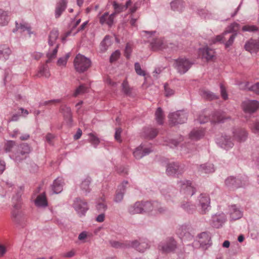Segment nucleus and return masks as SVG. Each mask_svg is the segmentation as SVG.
Wrapping results in <instances>:
<instances>
[{
	"instance_id": "nucleus-37",
	"label": "nucleus",
	"mask_w": 259,
	"mask_h": 259,
	"mask_svg": "<svg viewBox=\"0 0 259 259\" xmlns=\"http://www.w3.org/2000/svg\"><path fill=\"white\" fill-rule=\"evenodd\" d=\"M131 3H132L130 0L126 2L125 6L119 4L116 2H114L113 7L115 9V12L119 13L126 10L130 6H131Z\"/></svg>"
},
{
	"instance_id": "nucleus-62",
	"label": "nucleus",
	"mask_w": 259,
	"mask_h": 259,
	"mask_svg": "<svg viewBox=\"0 0 259 259\" xmlns=\"http://www.w3.org/2000/svg\"><path fill=\"white\" fill-rule=\"evenodd\" d=\"M120 52L118 51H115L110 57V62H113L117 60L120 56Z\"/></svg>"
},
{
	"instance_id": "nucleus-18",
	"label": "nucleus",
	"mask_w": 259,
	"mask_h": 259,
	"mask_svg": "<svg viewBox=\"0 0 259 259\" xmlns=\"http://www.w3.org/2000/svg\"><path fill=\"white\" fill-rule=\"evenodd\" d=\"M115 15V13H112L109 15L107 12L105 13L100 17V23L102 25L106 24L111 26L113 23Z\"/></svg>"
},
{
	"instance_id": "nucleus-39",
	"label": "nucleus",
	"mask_w": 259,
	"mask_h": 259,
	"mask_svg": "<svg viewBox=\"0 0 259 259\" xmlns=\"http://www.w3.org/2000/svg\"><path fill=\"white\" fill-rule=\"evenodd\" d=\"M59 32L57 30H53L51 31L49 36V44L53 46L56 43V40L58 37Z\"/></svg>"
},
{
	"instance_id": "nucleus-57",
	"label": "nucleus",
	"mask_w": 259,
	"mask_h": 259,
	"mask_svg": "<svg viewBox=\"0 0 259 259\" xmlns=\"http://www.w3.org/2000/svg\"><path fill=\"white\" fill-rule=\"evenodd\" d=\"M15 143L12 141H8L5 146V151L8 152L11 151L12 148L15 145Z\"/></svg>"
},
{
	"instance_id": "nucleus-41",
	"label": "nucleus",
	"mask_w": 259,
	"mask_h": 259,
	"mask_svg": "<svg viewBox=\"0 0 259 259\" xmlns=\"http://www.w3.org/2000/svg\"><path fill=\"white\" fill-rule=\"evenodd\" d=\"M200 94L201 96L208 100H213L217 98V96L207 90H202L201 91Z\"/></svg>"
},
{
	"instance_id": "nucleus-13",
	"label": "nucleus",
	"mask_w": 259,
	"mask_h": 259,
	"mask_svg": "<svg viewBox=\"0 0 259 259\" xmlns=\"http://www.w3.org/2000/svg\"><path fill=\"white\" fill-rule=\"evenodd\" d=\"M199 56L207 61L212 60L214 57V51L208 47L200 48L198 51Z\"/></svg>"
},
{
	"instance_id": "nucleus-40",
	"label": "nucleus",
	"mask_w": 259,
	"mask_h": 259,
	"mask_svg": "<svg viewBox=\"0 0 259 259\" xmlns=\"http://www.w3.org/2000/svg\"><path fill=\"white\" fill-rule=\"evenodd\" d=\"M158 134L156 129L147 128L144 131V136L149 139H153L155 138Z\"/></svg>"
},
{
	"instance_id": "nucleus-35",
	"label": "nucleus",
	"mask_w": 259,
	"mask_h": 259,
	"mask_svg": "<svg viewBox=\"0 0 259 259\" xmlns=\"http://www.w3.org/2000/svg\"><path fill=\"white\" fill-rule=\"evenodd\" d=\"M199 170L205 174H209L214 171L213 165L211 163L202 164L199 168Z\"/></svg>"
},
{
	"instance_id": "nucleus-31",
	"label": "nucleus",
	"mask_w": 259,
	"mask_h": 259,
	"mask_svg": "<svg viewBox=\"0 0 259 259\" xmlns=\"http://www.w3.org/2000/svg\"><path fill=\"white\" fill-rule=\"evenodd\" d=\"M151 45L154 50H160L165 48L163 40L156 38L151 42Z\"/></svg>"
},
{
	"instance_id": "nucleus-42",
	"label": "nucleus",
	"mask_w": 259,
	"mask_h": 259,
	"mask_svg": "<svg viewBox=\"0 0 259 259\" xmlns=\"http://www.w3.org/2000/svg\"><path fill=\"white\" fill-rule=\"evenodd\" d=\"M96 207L98 210L101 212H104L106 210L107 205L104 197H102L98 200Z\"/></svg>"
},
{
	"instance_id": "nucleus-63",
	"label": "nucleus",
	"mask_w": 259,
	"mask_h": 259,
	"mask_svg": "<svg viewBox=\"0 0 259 259\" xmlns=\"http://www.w3.org/2000/svg\"><path fill=\"white\" fill-rule=\"evenodd\" d=\"M236 34H233L230 36L229 40L225 44L226 48H228L232 45L234 40V39L236 37Z\"/></svg>"
},
{
	"instance_id": "nucleus-58",
	"label": "nucleus",
	"mask_w": 259,
	"mask_h": 259,
	"mask_svg": "<svg viewBox=\"0 0 259 259\" xmlns=\"http://www.w3.org/2000/svg\"><path fill=\"white\" fill-rule=\"evenodd\" d=\"M200 239L201 238H205V240L204 241L199 240V242L201 244H206L209 242V236L208 234L205 232H203L199 235Z\"/></svg>"
},
{
	"instance_id": "nucleus-10",
	"label": "nucleus",
	"mask_w": 259,
	"mask_h": 259,
	"mask_svg": "<svg viewBox=\"0 0 259 259\" xmlns=\"http://www.w3.org/2000/svg\"><path fill=\"white\" fill-rule=\"evenodd\" d=\"M30 152V148L27 144H21L19 147L18 151L15 153V160L17 161H20L26 158Z\"/></svg>"
},
{
	"instance_id": "nucleus-60",
	"label": "nucleus",
	"mask_w": 259,
	"mask_h": 259,
	"mask_svg": "<svg viewBox=\"0 0 259 259\" xmlns=\"http://www.w3.org/2000/svg\"><path fill=\"white\" fill-rule=\"evenodd\" d=\"M7 252V246L6 244L0 243V257H3Z\"/></svg>"
},
{
	"instance_id": "nucleus-22",
	"label": "nucleus",
	"mask_w": 259,
	"mask_h": 259,
	"mask_svg": "<svg viewBox=\"0 0 259 259\" xmlns=\"http://www.w3.org/2000/svg\"><path fill=\"white\" fill-rule=\"evenodd\" d=\"M11 50L9 47L3 45L0 47V60L6 61L11 54Z\"/></svg>"
},
{
	"instance_id": "nucleus-7",
	"label": "nucleus",
	"mask_w": 259,
	"mask_h": 259,
	"mask_svg": "<svg viewBox=\"0 0 259 259\" xmlns=\"http://www.w3.org/2000/svg\"><path fill=\"white\" fill-rule=\"evenodd\" d=\"M174 65L180 74H184L189 70L191 63L185 58H179L175 61Z\"/></svg>"
},
{
	"instance_id": "nucleus-55",
	"label": "nucleus",
	"mask_w": 259,
	"mask_h": 259,
	"mask_svg": "<svg viewBox=\"0 0 259 259\" xmlns=\"http://www.w3.org/2000/svg\"><path fill=\"white\" fill-rule=\"evenodd\" d=\"M135 69L136 73L140 75L141 76H145V72L144 71H143L141 68L140 64L139 63H136L135 64Z\"/></svg>"
},
{
	"instance_id": "nucleus-43",
	"label": "nucleus",
	"mask_w": 259,
	"mask_h": 259,
	"mask_svg": "<svg viewBox=\"0 0 259 259\" xmlns=\"http://www.w3.org/2000/svg\"><path fill=\"white\" fill-rule=\"evenodd\" d=\"M124 185H119L114 197V200L116 202H120L123 198L124 192L121 191V188Z\"/></svg>"
},
{
	"instance_id": "nucleus-29",
	"label": "nucleus",
	"mask_w": 259,
	"mask_h": 259,
	"mask_svg": "<svg viewBox=\"0 0 259 259\" xmlns=\"http://www.w3.org/2000/svg\"><path fill=\"white\" fill-rule=\"evenodd\" d=\"M142 203L140 202H137L134 204L131 205L128 207V211L131 214H136L142 213Z\"/></svg>"
},
{
	"instance_id": "nucleus-14",
	"label": "nucleus",
	"mask_w": 259,
	"mask_h": 259,
	"mask_svg": "<svg viewBox=\"0 0 259 259\" xmlns=\"http://www.w3.org/2000/svg\"><path fill=\"white\" fill-rule=\"evenodd\" d=\"M245 49L250 53H256L259 51V40L251 39L245 45Z\"/></svg>"
},
{
	"instance_id": "nucleus-21",
	"label": "nucleus",
	"mask_w": 259,
	"mask_h": 259,
	"mask_svg": "<svg viewBox=\"0 0 259 259\" xmlns=\"http://www.w3.org/2000/svg\"><path fill=\"white\" fill-rule=\"evenodd\" d=\"M230 217L233 220H236L242 217V212L236 205H232L230 207Z\"/></svg>"
},
{
	"instance_id": "nucleus-36",
	"label": "nucleus",
	"mask_w": 259,
	"mask_h": 259,
	"mask_svg": "<svg viewBox=\"0 0 259 259\" xmlns=\"http://www.w3.org/2000/svg\"><path fill=\"white\" fill-rule=\"evenodd\" d=\"M10 20L8 12L0 10V25L5 26L8 24Z\"/></svg>"
},
{
	"instance_id": "nucleus-53",
	"label": "nucleus",
	"mask_w": 259,
	"mask_h": 259,
	"mask_svg": "<svg viewBox=\"0 0 259 259\" xmlns=\"http://www.w3.org/2000/svg\"><path fill=\"white\" fill-rule=\"evenodd\" d=\"M182 207L188 211L189 213H191L195 209V206L192 204H190L189 202H187L182 204Z\"/></svg>"
},
{
	"instance_id": "nucleus-12",
	"label": "nucleus",
	"mask_w": 259,
	"mask_h": 259,
	"mask_svg": "<svg viewBox=\"0 0 259 259\" xmlns=\"http://www.w3.org/2000/svg\"><path fill=\"white\" fill-rule=\"evenodd\" d=\"M73 207L79 215H84L88 210L87 203L80 199H76L74 201Z\"/></svg>"
},
{
	"instance_id": "nucleus-15",
	"label": "nucleus",
	"mask_w": 259,
	"mask_h": 259,
	"mask_svg": "<svg viewBox=\"0 0 259 259\" xmlns=\"http://www.w3.org/2000/svg\"><path fill=\"white\" fill-rule=\"evenodd\" d=\"M199 202L201 207V213H205L209 207L210 198L206 194H202L199 197Z\"/></svg>"
},
{
	"instance_id": "nucleus-6",
	"label": "nucleus",
	"mask_w": 259,
	"mask_h": 259,
	"mask_svg": "<svg viewBox=\"0 0 259 259\" xmlns=\"http://www.w3.org/2000/svg\"><path fill=\"white\" fill-rule=\"evenodd\" d=\"M152 151L151 145H148L146 143H142L133 151V155L136 159H139L149 154Z\"/></svg>"
},
{
	"instance_id": "nucleus-51",
	"label": "nucleus",
	"mask_w": 259,
	"mask_h": 259,
	"mask_svg": "<svg viewBox=\"0 0 259 259\" xmlns=\"http://www.w3.org/2000/svg\"><path fill=\"white\" fill-rule=\"evenodd\" d=\"M89 142L93 145L97 146L99 144L100 141L98 137H97L94 134L90 133L89 134Z\"/></svg>"
},
{
	"instance_id": "nucleus-59",
	"label": "nucleus",
	"mask_w": 259,
	"mask_h": 259,
	"mask_svg": "<svg viewBox=\"0 0 259 259\" xmlns=\"http://www.w3.org/2000/svg\"><path fill=\"white\" fill-rule=\"evenodd\" d=\"M121 132H122L121 128H116L115 133V135H114L115 140L117 142H120V143L122 141L121 137H120Z\"/></svg>"
},
{
	"instance_id": "nucleus-38",
	"label": "nucleus",
	"mask_w": 259,
	"mask_h": 259,
	"mask_svg": "<svg viewBox=\"0 0 259 259\" xmlns=\"http://www.w3.org/2000/svg\"><path fill=\"white\" fill-rule=\"evenodd\" d=\"M111 45V38L109 36H106L100 44V50L102 52L106 51L108 47Z\"/></svg>"
},
{
	"instance_id": "nucleus-3",
	"label": "nucleus",
	"mask_w": 259,
	"mask_h": 259,
	"mask_svg": "<svg viewBox=\"0 0 259 259\" xmlns=\"http://www.w3.org/2000/svg\"><path fill=\"white\" fill-rule=\"evenodd\" d=\"M74 66L75 70L79 73L87 71L91 65V60L81 54H78L74 58Z\"/></svg>"
},
{
	"instance_id": "nucleus-56",
	"label": "nucleus",
	"mask_w": 259,
	"mask_h": 259,
	"mask_svg": "<svg viewBox=\"0 0 259 259\" xmlns=\"http://www.w3.org/2000/svg\"><path fill=\"white\" fill-rule=\"evenodd\" d=\"M122 90L125 94L126 95H130L131 93V89L128 84L126 80H124L122 84Z\"/></svg>"
},
{
	"instance_id": "nucleus-52",
	"label": "nucleus",
	"mask_w": 259,
	"mask_h": 259,
	"mask_svg": "<svg viewBox=\"0 0 259 259\" xmlns=\"http://www.w3.org/2000/svg\"><path fill=\"white\" fill-rule=\"evenodd\" d=\"M61 102L60 99L51 100L41 102L40 106H50L52 105L59 103Z\"/></svg>"
},
{
	"instance_id": "nucleus-1",
	"label": "nucleus",
	"mask_w": 259,
	"mask_h": 259,
	"mask_svg": "<svg viewBox=\"0 0 259 259\" xmlns=\"http://www.w3.org/2000/svg\"><path fill=\"white\" fill-rule=\"evenodd\" d=\"M12 208L11 211V218L13 222L20 224L25 219V216L21 210L22 204L19 196L14 197Z\"/></svg>"
},
{
	"instance_id": "nucleus-24",
	"label": "nucleus",
	"mask_w": 259,
	"mask_h": 259,
	"mask_svg": "<svg viewBox=\"0 0 259 259\" xmlns=\"http://www.w3.org/2000/svg\"><path fill=\"white\" fill-rule=\"evenodd\" d=\"M64 184L63 179L61 178L56 179L52 185V189L56 194L60 193L63 190Z\"/></svg>"
},
{
	"instance_id": "nucleus-49",
	"label": "nucleus",
	"mask_w": 259,
	"mask_h": 259,
	"mask_svg": "<svg viewBox=\"0 0 259 259\" xmlns=\"http://www.w3.org/2000/svg\"><path fill=\"white\" fill-rule=\"evenodd\" d=\"M240 25L237 23L231 24L228 27V29L225 31V33L237 32L240 29Z\"/></svg>"
},
{
	"instance_id": "nucleus-32",
	"label": "nucleus",
	"mask_w": 259,
	"mask_h": 259,
	"mask_svg": "<svg viewBox=\"0 0 259 259\" xmlns=\"http://www.w3.org/2000/svg\"><path fill=\"white\" fill-rule=\"evenodd\" d=\"M35 204L37 206H46L48 205L47 198L45 194H41L37 196Z\"/></svg>"
},
{
	"instance_id": "nucleus-4",
	"label": "nucleus",
	"mask_w": 259,
	"mask_h": 259,
	"mask_svg": "<svg viewBox=\"0 0 259 259\" xmlns=\"http://www.w3.org/2000/svg\"><path fill=\"white\" fill-rule=\"evenodd\" d=\"M143 212H152V214H155L158 213H162L164 209L161 207L158 202L154 201L152 203L151 202H145L142 203Z\"/></svg>"
},
{
	"instance_id": "nucleus-54",
	"label": "nucleus",
	"mask_w": 259,
	"mask_h": 259,
	"mask_svg": "<svg viewBox=\"0 0 259 259\" xmlns=\"http://www.w3.org/2000/svg\"><path fill=\"white\" fill-rule=\"evenodd\" d=\"M243 31L253 32L258 30L257 27L255 25H246L242 28Z\"/></svg>"
},
{
	"instance_id": "nucleus-11",
	"label": "nucleus",
	"mask_w": 259,
	"mask_h": 259,
	"mask_svg": "<svg viewBox=\"0 0 259 259\" xmlns=\"http://www.w3.org/2000/svg\"><path fill=\"white\" fill-rule=\"evenodd\" d=\"M242 108L245 112H254L259 108V102L255 100L245 101L242 103Z\"/></svg>"
},
{
	"instance_id": "nucleus-48",
	"label": "nucleus",
	"mask_w": 259,
	"mask_h": 259,
	"mask_svg": "<svg viewBox=\"0 0 259 259\" xmlns=\"http://www.w3.org/2000/svg\"><path fill=\"white\" fill-rule=\"evenodd\" d=\"M58 46L59 45H57L52 51H50V52L48 53L47 57L48 59L47 61V63H49L52 59L56 57L58 52Z\"/></svg>"
},
{
	"instance_id": "nucleus-46",
	"label": "nucleus",
	"mask_w": 259,
	"mask_h": 259,
	"mask_svg": "<svg viewBox=\"0 0 259 259\" xmlns=\"http://www.w3.org/2000/svg\"><path fill=\"white\" fill-rule=\"evenodd\" d=\"M88 88L84 84L80 85L74 91L73 96L75 97L82 95L88 91Z\"/></svg>"
},
{
	"instance_id": "nucleus-47",
	"label": "nucleus",
	"mask_w": 259,
	"mask_h": 259,
	"mask_svg": "<svg viewBox=\"0 0 259 259\" xmlns=\"http://www.w3.org/2000/svg\"><path fill=\"white\" fill-rule=\"evenodd\" d=\"M70 57V54L67 53L65 56L60 58L57 61V65L60 67H65Z\"/></svg>"
},
{
	"instance_id": "nucleus-30",
	"label": "nucleus",
	"mask_w": 259,
	"mask_h": 259,
	"mask_svg": "<svg viewBox=\"0 0 259 259\" xmlns=\"http://www.w3.org/2000/svg\"><path fill=\"white\" fill-rule=\"evenodd\" d=\"M170 6L173 11L182 12L184 8V3L181 0H175L171 3Z\"/></svg>"
},
{
	"instance_id": "nucleus-44",
	"label": "nucleus",
	"mask_w": 259,
	"mask_h": 259,
	"mask_svg": "<svg viewBox=\"0 0 259 259\" xmlns=\"http://www.w3.org/2000/svg\"><path fill=\"white\" fill-rule=\"evenodd\" d=\"M91 183V178L88 177L84 179L81 183L80 188L82 191L87 193L90 191V184Z\"/></svg>"
},
{
	"instance_id": "nucleus-9",
	"label": "nucleus",
	"mask_w": 259,
	"mask_h": 259,
	"mask_svg": "<svg viewBox=\"0 0 259 259\" xmlns=\"http://www.w3.org/2000/svg\"><path fill=\"white\" fill-rule=\"evenodd\" d=\"M166 172L169 176H177L184 172V166L177 162L170 163L168 164Z\"/></svg>"
},
{
	"instance_id": "nucleus-26",
	"label": "nucleus",
	"mask_w": 259,
	"mask_h": 259,
	"mask_svg": "<svg viewBox=\"0 0 259 259\" xmlns=\"http://www.w3.org/2000/svg\"><path fill=\"white\" fill-rule=\"evenodd\" d=\"M204 135V131L202 128L194 129L189 134L190 138L193 140H198Z\"/></svg>"
},
{
	"instance_id": "nucleus-50",
	"label": "nucleus",
	"mask_w": 259,
	"mask_h": 259,
	"mask_svg": "<svg viewBox=\"0 0 259 259\" xmlns=\"http://www.w3.org/2000/svg\"><path fill=\"white\" fill-rule=\"evenodd\" d=\"M62 110H64L63 114L65 119L68 122H71L72 114L70 108L69 107H65L64 109H63Z\"/></svg>"
},
{
	"instance_id": "nucleus-33",
	"label": "nucleus",
	"mask_w": 259,
	"mask_h": 259,
	"mask_svg": "<svg viewBox=\"0 0 259 259\" xmlns=\"http://www.w3.org/2000/svg\"><path fill=\"white\" fill-rule=\"evenodd\" d=\"M37 75L38 77L49 78L51 75V73L48 66L47 65L41 66L39 68Z\"/></svg>"
},
{
	"instance_id": "nucleus-16",
	"label": "nucleus",
	"mask_w": 259,
	"mask_h": 259,
	"mask_svg": "<svg viewBox=\"0 0 259 259\" xmlns=\"http://www.w3.org/2000/svg\"><path fill=\"white\" fill-rule=\"evenodd\" d=\"M217 142L224 149L232 148L234 145V144L232 141H231L230 137L226 135L222 136L218 139Z\"/></svg>"
},
{
	"instance_id": "nucleus-5",
	"label": "nucleus",
	"mask_w": 259,
	"mask_h": 259,
	"mask_svg": "<svg viewBox=\"0 0 259 259\" xmlns=\"http://www.w3.org/2000/svg\"><path fill=\"white\" fill-rule=\"evenodd\" d=\"M168 118L170 123L175 125L185 122L187 119V116L183 111H178L170 113L168 115Z\"/></svg>"
},
{
	"instance_id": "nucleus-45",
	"label": "nucleus",
	"mask_w": 259,
	"mask_h": 259,
	"mask_svg": "<svg viewBox=\"0 0 259 259\" xmlns=\"http://www.w3.org/2000/svg\"><path fill=\"white\" fill-rule=\"evenodd\" d=\"M155 117L157 122L161 124L164 120V114L161 108H158L155 112Z\"/></svg>"
},
{
	"instance_id": "nucleus-2",
	"label": "nucleus",
	"mask_w": 259,
	"mask_h": 259,
	"mask_svg": "<svg viewBox=\"0 0 259 259\" xmlns=\"http://www.w3.org/2000/svg\"><path fill=\"white\" fill-rule=\"evenodd\" d=\"M228 118H229V116H227L225 112L215 111L212 114L210 118H208L207 114L205 113H203L199 116L197 120L200 123H205L209 120L212 122L216 123L223 122Z\"/></svg>"
},
{
	"instance_id": "nucleus-25",
	"label": "nucleus",
	"mask_w": 259,
	"mask_h": 259,
	"mask_svg": "<svg viewBox=\"0 0 259 259\" xmlns=\"http://www.w3.org/2000/svg\"><path fill=\"white\" fill-rule=\"evenodd\" d=\"M240 88L242 90H249L259 95V82L250 85L249 82H245L240 84Z\"/></svg>"
},
{
	"instance_id": "nucleus-34",
	"label": "nucleus",
	"mask_w": 259,
	"mask_h": 259,
	"mask_svg": "<svg viewBox=\"0 0 259 259\" xmlns=\"http://www.w3.org/2000/svg\"><path fill=\"white\" fill-rule=\"evenodd\" d=\"M16 30L19 31L20 32H24L25 31H27L29 34H31V28L29 25L27 23H18V22H16Z\"/></svg>"
},
{
	"instance_id": "nucleus-23",
	"label": "nucleus",
	"mask_w": 259,
	"mask_h": 259,
	"mask_svg": "<svg viewBox=\"0 0 259 259\" xmlns=\"http://www.w3.org/2000/svg\"><path fill=\"white\" fill-rule=\"evenodd\" d=\"M226 185L229 188H235L242 186L240 180L233 177H228L225 181Z\"/></svg>"
},
{
	"instance_id": "nucleus-19",
	"label": "nucleus",
	"mask_w": 259,
	"mask_h": 259,
	"mask_svg": "<svg viewBox=\"0 0 259 259\" xmlns=\"http://www.w3.org/2000/svg\"><path fill=\"white\" fill-rule=\"evenodd\" d=\"M176 247V242L172 238H170L165 245H160L159 249L163 252L167 253L173 251Z\"/></svg>"
},
{
	"instance_id": "nucleus-61",
	"label": "nucleus",
	"mask_w": 259,
	"mask_h": 259,
	"mask_svg": "<svg viewBox=\"0 0 259 259\" xmlns=\"http://www.w3.org/2000/svg\"><path fill=\"white\" fill-rule=\"evenodd\" d=\"M250 129L254 133H259V121L254 122L252 125L250 126Z\"/></svg>"
},
{
	"instance_id": "nucleus-17",
	"label": "nucleus",
	"mask_w": 259,
	"mask_h": 259,
	"mask_svg": "<svg viewBox=\"0 0 259 259\" xmlns=\"http://www.w3.org/2000/svg\"><path fill=\"white\" fill-rule=\"evenodd\" d=\"M234 139L238 142H244L247 137L248 134L244 129H237L233 132Z\"/></svg>"
},
{
	"instance_id": "nucleus-27",
	"label": "nucleus",
	"mask_w": 259,
	"mask_h": 259,
	"mask_svg": "<svg viewBox=\"0 0 259 259\" xmlns=\"http://www.w3.org/2000/svg\"><path fill=\"white\" fill-rule=\"evenodd\" d=\"M132 246L139 252H144L148 247V244L145 241H135L132 243Z\"/></svg>"
},
{
	"instance_id": "nucleus-8",
	"label": "nucleus",
	"mask_w": 259,
	"mask_h": 259,
	"mask_svg": "<svg viewBox=\"0 0 259 259\" xmlns=\"http://www.w3.org/2000/svg\"><path fill=\"white\" fill-rule=\"evenodd\" d=\"M180 187L181 192L185 194L187 197L192 196L195 193V188L188 181L182 180L178 183Z\"/></svg>"
},
{
	"instance_id": "nucleus-28",
	"label": "nucleus",
	"mask_w": 259,
	"mask_h": 259,
	"mask_svg": "<svg viewBox=\"0 0 259 259\" xmlns=\"http://www.w3.org/2000/svg\"><path fill=\"white\" fill-rule=\"evenodd\" d=\"M66 4L67 2L65 0H60L58 3L55 11V16L56 18L59 17L62 12L65 10Z\"/></svg>"
},
{
	"instance_id": "nucleus-64",
	"label": "nucleus",
	"mask_w": 259,
	"mask_h": 259,
	"mask_svg": "<svg viewBox=\"0 0 259 259\" xmlns=\"http://www.w3.org/2000/svg\"><path fill=\"white\" fill-rule=\"evenodd\" d=\"M220 88H221V95H222V98L224 100H227L228 99V95L227 94L226 90L225 87L222 84H221V86H220Z\"/></svg>"
},
{
	"instance_id": "nucleus-20",
	"label": "nucleus",
	"mask_w": 259,
	"mask_h": 259,
	"mask_svg": "<svg viewBox=\"0 0 259 259\" xmlns=\"http://www.w3.org/2000/svg\"><path fill=\"white\" fill-rule=\"evenodd\" d=\"M226 221L225 214L223 213L216 214L212 217V225L215 228H219Z\"/></svg>"
}]
</instances>
